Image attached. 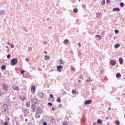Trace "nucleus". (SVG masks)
Segmentation results:
<instances>
[{
    "label": "nucleus",
    "mask_w": 125,
    "mask_h": 125,
    "mask_svg": "<svg viewBox=\"0 0 125 125\" xmlns=\"http://www.w3.org/2000/svg\"><path fill=\"white\" fill-rule=\"evenodd\" d=\"M82 7L83 8H85V7H86V6L85 5V4H83L82 5Z\"/></svg>",
    "instance_id": "52"
},
{
    "label": "nucleus",
    "mask_w": 125,
    "mask_h": 125,
    "mask_svg": "<svg viewBox=\"0 0 125 125\" xmlns=\"http://www.w3.org/2000/svg\"><path fill=\"white\" fill-rule=\"evenodd\" d=\"M28 125H33L32 123H28Z\"/></svg>",
    "instance_id": "63"
},
{
    "label": "nucleus",
    "mask_w": 125,
    "mask_h": 125,
    "mask_svg": "<svg viewBox=\"0 0 125 125\" xmlns=\"http://www.w3.org/2000/svg\"><path fill=\"white\" fill-rule=\"evenodd\" d=\"M121 9L119 7H115L112 9V11H120Z\"/></svg>",
    "instance_id": "15"
},
{
    "label": "nucleus",
    "mask_w": 125,
    "mask_h": 125,
    "mask_svg": "<svg viewBox=\"0 0 125 125\" xmlns=\"http://www.w3.org/2000/svg\"><path fill=\"white\" fill-rule=\"evenodd\" d=\"M23 29L24 31L26 33H27V32H28V30H27V29H26V28L25 27V26H23Z\"/></svg>",
    "instance_id": "40"
},
{
    "label": "nucleus",
    "mask_w": 125,
    "mask_h": 125,
    "mask_svg": "<svg viewBox=\"0 0 125 125\" xmlns=\"http://www.w3.org/2000/svg\"><path fill=\"white\" fill-rule=\"evenodd\" d=\"M52 111H55V108H54V107H53L52 108Z\"/></svg>",
    "instance_id": "58"
},
{
    "label": "nucleus",
    "mask_w": 125,
    "mask_h": 125,
    "mask_svg": "<svg viewBox=\"0 0 125 125\" xmlns=\"http://www.w3.org/2000/svg\"><path fill=\"white\" fill-rule=\"evenodd\" d=\"M10 57H11V55L8 54V55H7V58L8 59H10Z\"/></svg>",
    "instance_id": "39"
},
{
    "label": "nucleus",
    "mask_w": 125,
    "mask_h": 125,
    "mask_svg": "<svg viewBox=\"0 0 125 125\" xmlns=\"http://www.w3.org/2000/svg\"><path fill=\"white\" fill-rule=\"evenodd\" d=\"M18 62V59L17 58H13L11 60L10 62V65L11 66H15V65H16Z\"/></svg>",
    "instance_id": "2"
},
{
    "label": "nucleus",
    "mask_w": 125,
    "mask_h": 125,
    "mask_svg": "<svg viewBox=\"0 0 125 125\" xmlns=\"http://www.w3.org/2000/svg\"><path fill=\"white\" fill-rule=\"evenodd\" d=\"M78 45H79V47H81V43H78Z\"/></svg>",
    "instance_id": "60"
},
{
    "label": "nucleus",
    "mask_w": 125,
    "mask_h": 125,
    "mask_svg": "<svg viewBox=\"0 0 125 125\" xmlns=\"http://www.w3.org/2000/svg\"><path fill=\"white\" fill-rule=\"evenodd\" d=\"M28 50H29L30 51H31L32 50V48H31V47L28 48Z\"/></svg>",
    "instance_id": "59"
},
{
    "label": "nucleus",
    "mask_w": 125,
    "mask_h": 125,
    "mask_svg": "<svg viewBox=\"0 0 125 125\" xmlns=\"http://www.w3.org/2000/svg\"><path fill=\"white\" fill-rule=\"evenodd\" d=\"M20 119H21V120H23V116L22 115H20Z\"/></svg>",
    "instance_id": "54"
},
{
    "label": "nucleus",
    "mask_w": 125,
    "mask_h": 125,
    "mask_svg": "<svg viewBox=\"0 0 125 125\" xmlns=\"http://www.w3.org/2000/svg\"><path fill=\"white\" fill-rule=\"evenodd\" d=\"M49 56L46 55L44 56V59L45 60H48V59H49Z\"/></svg>",
    "instance_id": "30"
},
{
    "label": "nucleus",
    "mask_w": 125,
    "mask_h": 125,
    "mask_svg": "<svg viewBox=\"0 0 125 125\" xmlns=\"http://www.w3.org/2000/svg\"><path fill=\"white\" fill-rule=\"evenodd\" d=\"M82 122H83V123H85V118H82Z\"/></svg>",
    "instance_id": "41"
},
{
    "label": "nucleus",
    "mask_w": 125,
    "mask_h": 125,
    "mask_svg": "<svg viewBox=\"0 0 125 125\" xmlns=\"http://www.w3.org/2000/svg\"><path fill=\"white\" fill-rule=\"evenodd\" d=\"M120 6H121V7H124V6H125V3L123 2H121L120 3Z\"/></svg>",
    "instance_id": "28"
},
{
    "label": "nucleus",
    "mask_w": 125,
    "mask_h": 125,
    "mask_svg": "<svg viewBox=\"0 0 125 125\" xmlns=\"http://www.w3.org/2000/svg\"><path fill=\"white\" fill-rule=\"evenodd\" d=\"M97 124H98L99 125H101L103 124V121L101 120L100 119H98L97 120Z\"/></svg>",
    "instance_id": "16"
},
{
    "label": "nucleus",
    "mask_w": 125,
    "mask_h": 125,
    "mask_svg": "<svg viewBox=\"0 0 125 125\" xmlns=\"http://www.w3.org/2000/svg\"><path fill=\"white\" fill-rule=\"evenodd\" d=\"M3 125H8V122H7V121H5L4 122Z\"/></svg>",
    "instance_id": "44"
},
{
    "label": "nucleus",
    "mask_w": 125,
    "mask_h": 125,
    "mask_svg": "<svg viewBox=\"0 0 125 125\" xmlns=\"http://www.w3.org/2000/svg\"><path fill=\"white\" fill-rule=\"evenodd\" d=\"M21 75H23V74H25V70H21Z\"/></svg>",
    "instance_id": "36"
},
{
    "label": "nucleus",
    "mask_w": 125,
    "mask_h": 125,
    "mask_svg": "<svg viewBox=\"0 0 125 125\" xmlns=\"http://www.w3.org/2000/svg\"><path fill=\"white\" fill-rule=\"evenodd\" d=\"M95 38H98L99 40H102V37H101L100 35H96Z\"/></svg>",
    "instance_id": "24"
},
{
    "label": "nucleus",
    "mask_w": 125,
    "mask_h": 125,
    "mask_svg": "<svg viewBox=\"0 0 125 125\" xmlns=\"http://www.w3.org/2000/svg\"><path fill=\"white\" fill-rule=\"evenodd\" d=\"M57 69L60 73H61L62 70H63V65H60L57 66Z\"/></svg>",
    "instance_id": "5"
},
{
    "label": "nucleus",
    "mask_w": 125,
    "mask_h": 125,
    "mask_svg": "<svg viewBox=\"0 0 125 125\" xmlns=\"http://www.w3.org/2000/svg\"><path fill=\"white\" fill-rule=\"evenodd\" d=\"M56 101L58 102V103H61V98H60V97H58Z\"/></svg>",
    "instance_id": "27"
},
{
    "label": "nucleus",
    "mask_w": 125,
    "mask_h": 125,
    "mask_svg": "<svg viewBox=\"0 0 125 125\" xmlns=\"http://www.w3.org/2000/svg\"><path fill=\"white\" fill-rule=\"evenodd\" d=\"M43 44H44V45H46V44H47V42H46V41H44L43 42Z\"/></svg>",
    "instance_id": "48"
},
{
    "label": "nucleus",
    "mask_w": 125,
    "mask_h": 125,
    "mask_svg": "<svg viewBox=\"0 0 125 125\" xmlns=\"http://www.w3.org/2000/svg\"><path fill=\"white\" fill-rule=\"evenodd\" d=\"M79 78H80V79H83V76L80 75Z\"/></svg>",
    "instance_id": "62"
},
{
    "label": "nucleus",
    "mask_w": 125,
    "mask_h": 125,
    "mask_svg": "<svg viewBox=\"0 0 125 125\" xmlns=\"http://www.w3.org/2000/svg\"><path fill=\"white\" fill-rule=\"evenodd\" d=\"M31 90L32 93H35L36 92V85H33L31 86Z\"/></svg>",
    "instance_id": "7"
},
{
    "label": "nucleus",
    "mask_w": 125,
    "mask_h": 125,
    "mask_svg": "<svg viewBox=\"0 0 125 125\" xmlns=\"http://www.w3.org/2000/svg\"><path fill=\"white\" fill-rule=\"evenodd\" d=\"M38 95L41 98H42V97H44V95L43 94V93H39L38 94Z\"/></svg>",
    "instance_id": "20"
},
{
    "label": "nucleus",
    "mask_w": 125,
    "mask_h": 125,
    "mask_svg": "<svg viewBox=\"0 0 125 125\" xmlns=\"http://www.w3.org/2000/svg\"><path fill=\"white\" fill-rule=\"evenodd\" d=\"M25 61H26V62H29V61H30V60L28 58H26L25 59Z\"/></svg>",
    "instance_id": "49"
},
{
    "label": "nucleus",
    "mask_w": 125,
    "mask_h": 125,
    "mask_svg": "<svg viewBox=\"0 0 125 125\" xmlns=\"http://www.w3.org/2000/svg\"><path fill=\"white\" fill-rule=\"evenodd\" d=\"M11 48H14V45L11 44Z\"/></svg>",
    "instance_id": "57"
},
{
    "label": "nucleus",
    "mask_w": 125,
    "mask_h": 125,
    "mask_svg": "<svg viewBox=\"0 0 125 125\" xmlns=\"http://www.w3.org/2000/svg\"><path fill=\"white\" fill-rule=\"evenodd\" d=\"M102 5H104L105 4V0H103V1L101 3Z\"/></svg>",
    "instance_id": "43"
},
{
    "label": "nucleus",
    "mask_w": 125,
    "mask_h": 125,
    "mask_svg": "<svg viewBox=\"0 0 125 125\" xmlns=\"http://www.w3.org/2000/svg\"><path fill=\"white\" fill-rule=\"evenodd\" d=\"M68 42H69V40L68 39H65L63 41V43L64 44H68Z\"/></svg>",
    "instance_id": "23"
},
{
    "label": "nucleus",
    "mask_w": 125,
    "mask_h": 125,
    "mask_svg": "<svg viewBox=\"0 0 125 125\" xmlns=\"http://www.w3.org/2000/svg\"><path fill=\"white\" fill-rule=\"evenodd\" d=\"M26 107H29L30 106V104L29 103H27L26 104Z\"/></svg>",
    "instance_id": "47"
},
{
    "label": "nucleus",
    "mask_w": 125,
    "mask_h": 125,
    "mask_svg": "<svg viewBox=\"0 0 125 125\" xmlns=\"http://www.w3.org/2000/svg\"><path fill=\"white\" fill-rule=\"evenodd\" d=\"M100 15H101V13H96L97 18H99V17H100Z\"/></svg>",
    "instance_id": "29"
},
{
    "label": "nucleus",
    "mask_w": 125,
    "mask_h": 125,
    "mask_svg": "<svg viewBox=\"0 0 125 125\" xmlns=\"http://www.w3.org/2000/svg\"><path fill=\"white\" fill-rule=\"evenodd\" d=\"M115 33L117 35V34H118L119 33V30L118 29H115L114 30Z\"/></svg>",
    "instance_id": "38"
},
{
    "label": "nucleus",
    "mask_w": 125,
    "mask_h": 125,
    "mask_svg": "<svg viewBox=\"0 0 125 125\" xmlns=\"http://www.w3.org/2000/svg\"><path fill=\"white\" fill-rule=\"evenodd\" d=\"M54 120V118H53V117H52L51 119H50V122H52Z\"/></svg>",
    "instance_id": "53"
},
{
    "label": "nucleus",
    "mask_w": 125,
    "mask_h": 125,
    "mask_svg": "<svg viewBox=\"0 0 125 125\" xmlns=\"http://www.w3.org/2000/svg\"><path fill=\"white\" fill-rule=\"evenodd\" d=\"M38 100H39L38 99H32L31 100V101L33 102V103H34V104H39V103H38Z\"/></svg>",
    "instance_id": "9"
},
{
    "label": "nucleus",
    "mask_w": 125,
    "mask_h": 125,
    "mask_svg": "<svg viewBox=\"0 0 125 125\" xmlns=\"http://www.w3.org/2000/svg\"><path fill=\"white\" fill-rule=\"evenodd\" d=\"M20 99H21V101H23L26 99V97L24 96H23L22 97H20Z\"/></svg>",
    "instance_id": "22"
},
{
    "label": "nucleus",
    "mask_w": 125,
    "mask_h": 125,
    "mask_svg": "<svg viewBox=\"0 0 125 125\" xmlns=\"http://www.w3.org/2000/svg\"><path fill=\"white\" fill-rule=\"evenodd\" d=\"M63 63H65V62H63V60L60 59V64H63Z\"/></svg>",
    "instance_id": "35"
},
{
    "label": "nucleus",
    "mask_w": 125,
    "mask_h": 125,
    "mask_svg": "<svg viewBox=\"0 0 125 125\" xmlns=\"http://www.w3.org/2000/svg\"><path fill=\"white\" fill-rule=\"evenodd\" d=\"M106 3L107 4H110V3H111V1H110V0H106Z\"/></svg>",
    "instance_id": "42"
},
{
    "label": "nucleus",
    "mask_w": 125,
    "mask_h": 125,
    "mask_svg": "<svg viewBox=\"0 0 125 125\" xmlns=\"http://www.w3.org/2000/svg\"><path fill=\"white\" fill-rule=\"evenodd\" d=\"M114 124L117 125H120V121L118 120H116L114 121Z\"/></svg>",
    "instance_id": "21"
},
{
    "label": "nucleus",
    "mask_w": 125,
    "mask_h": 125,
    "mask_svg": "<svg viewBox=\"0 0 125 125\" xmlns=\"http://www.w3.org/2000/svg\"><path fill=\"white\" fill-rule=\"evenodd\" d=\"M11 103L14 105V106H18V102L17 100H16V101H12Z\"/></svg>",
    "instance_id": "11"
},
{
    "label": "nucleus",
    "mask_w": 125,
    "mask_h": 125,
    "mask_svg": "<svg viewBox=\"0 0 125 125\" xmlns=\"http://www.w3.org/2000/svg\"><path fill=\"white\" fill-rule=\"evenodd\" d=\"M1 70H5V69H6V66L4 65H2L1 66Z\"/></svg>",
    "instance_id": "26"
},
{
    "label": "nucleus",
    "mask_w": 125,
    "mask_h": 125,
    "mask_svg": "<svg viewBox=\"0 0 125 125\" xmlns=\"http://www.w3.org/2000/svg\"><path fill=\"white\" fill-rule=\"evenodd\" d=\"M4 13H5V11L4 10H0V16H2V15H3L4 14Z\"/></svg>",
    "instance_id": "17"
},
{
    "label": "nucleus",
    "mask_w": 125,
    "mask_h": 125,
    "mask_svg": "<svg viewBox=\"0 0 125 125\" xmlns=\"http://www.w3.org/2000/svg\"><path fill=\"white\" fill-rule=\"evenodd\" d=\"M42 125H47V122H43L42 123Z\"/></svg>",
    "instance_id": "45"
},
{
    "label": "nucleus",
    "mask_w": 125,
    "mask_h": 125,
    "mask_svg": "<svg viewBox=\"0 0 125 125\" xmlns=\"http://www.w3.org/2000/svg\"><path fill=\"white\" fill-rule=\"evenodd\" d=\"M69 125V124L68 123V122L67 121H64L62 125Z\"/></svg>",
    "instance_id": "34"
},
{
    "label": "nucleus",
    "mask_w": 125,
    "mask_h": 125,
    "mask_svg": "<svg viewBox=\"0 0 125 125\" xmlns=\"http://www.w3.org/2000/svg\"><path fill=\"white\" fill-rule=\"evenodd\" d=\"M72 94H77V91H76V90L73 89L72 90Z\"/></svg>",
    "instance_id": "31"
},
{
    "label": "nucleus",
    "mask_w": 125,
    "mask_h": 125,
    "mask_svg": "<svg viewBox=\"0 0 125 125\" xmlns=\"http://www.w3.org/2000/svg\"><path fill=\"white\" fill-rule=\"evenodd\" d=\"M0 111L2 112V113H6V111L8 110V105L5 104H3L1 105L0 107Z\"/></svg>",
    "instance_id": "1"
},
{
    "label": "nucleus",
    "mask_w": 125,
    "mask_h": 125,
    "mask_svg": "<svg viewBox=\"0 0 125 125\" xmlns=\"http://www.w3.org/2000/svg\"><path fill=\"white\" fill-rule=\"evenodd\" d=\"M48 106H52V103L49 102L48 103Z\"/></svg>",
    "instance_id": "46"
},
{
    "label": "nucleus",
    "mask_w": 125,
    "mask_h": 125,
    "mask_svg": "<svg viewBox=\"0 0 125 125\" xmlns=\"http://www.w3.org/2000/svg\"><path fill=\"white\" fill-rule=\"evenodd\" d=\"M37 112H39V114H42V107H37Z\"/></svg>",
    "instance_id": "12"
},
{
    "label": "nucleus",
    "mask_w": 125,
    "mask_h": 125,
    "mask_svg": "<svg viewBox=\"0 0 125 125\" xmlns=\"http://www.w3.org/2000/svg\"><path fill=\"white\" fill-rule=\"evenodd\" d=\"M71 71L75 72V71H76V68H75V67L72 66L71 68Z\"/></svg>",
    "instance_id": "32"
},
{
    "label": "nucleus",
    "mask_w": 125,
    "mask_h": 125,
    "mask_svg": "<svg viewBox=\"0 0 125 125\" xmlns=\"http://www.w3.org/2000/svg\"><path fill=\"white\" fill-rule=\"evenodd\" d=\"M116 78H117V79H120V78H121V77H122V75H121V73H117L116 74Z\"/></svg>",
    "instance_id": "18"
},
{
    "label": "nucleus",
    "mask_w": 125,
    "mask_h": 125,
    "mask_svg": "<svg viewBox=\"0 0 125 125\" xmlns=\"http://www.w3.org/2000/svg\"><path fill=\"white\" fill-rule=\"evenodd\" d=\"M2 86L3 88V90H4V91H7L8 88V86L7 85V84H6V83H2Z\"/></svg>",
    "instance_id": "4"
},
{
    "label": "nucleus",
    "mask_w": 125,
    "mask_h": 125,
    "mask_svg": "<svg viewBox=\"0 0 125 125\" xmlns=\"http://www.w3.org/2000/svg\"><path fill=\"white\" fill-rule=\"evenodd\" d=\"M118 38L117 37V36H114V37H113V39H114V40H116V39H117Z\"/></svg>",
    "instance_id": "61"
},
{
    "label": "nucleus",
    "mask_w": 125,
    "mask_h": 125,
    "mask_svg": "<svg viewBox=\"0 0 125 125\" xmlns=\"http://www.w3.org/2000/svg\"><path fill=\"white\" fill-rule=\"evenodd\" d=\"M35 117L36 118V119H40V117H41V114L39 112H38V111H36V113L35 114Z\"/></svg>",
    "instance_id": "10"
},
{
    "label": "nucleus",
    "mask_w": 125,
    "mask_h": 125,
    "mask_svg": "<svg viewBox=\"0 0 125 125\" xmlns=\"http://www.w3.org/2000/svg\"><path fill=\"white\" fill-rule=\"evenodd\" d=\"M22 111L23 113L24 114V117H26L27 115H29L30 114V112H29V110L27 108L23 107L21 108Z\"/></svg>",
    "instance_id": "3"
},
{
    "label": "nucleus",
    "mask_w": 125,
    "mask_h": 125,
    "mask_svg": "<svg viewBox=\"0 0 125 125\" xmlns=\"http://www.w3.org/2000/svg\"><path fill=\"white\" fill-rule=\"evenodd\" d=\"M87 82H89V83L90 82V77L87 80Z\"/></svg>",
    "instance_id": "56"
},
{
    "label": "nucleus",
    "mask_w": 125,
    "mask_h": 125,
    "mask_svg": "<svg viewBox=\"0 0 125 125\" xmlns=\"http://www.w3.org/2000/svg\"><path fill=\"white\" fill-rule=\"evenodd\" d=\"M92 102V100H87L85 101L84 102V104L85 105H89V104H90Z\"/></svg>",
    "instance_id": "6"
},
{
    "label": "nucleus",
    "mask_w": 125,
    "mask_h": 125,
    "mask_svg": "<svg viewBox=\"0 0 125 125\" xmlns=\"http://www.w3.org/2000/svg\"><path fill=\"white\" fill-rule=\"evenodd\" d=\"M110 64L111 65V66H115L116 65V61L114 60H111L109 62Z\"/></svg>",
    "instance_id": "8"
},
{
    "label": "nucleus",
    "mask_w": 125,
    "mask_h": 125,
    "mask_svg": "<svg viewBox=\"0 0 125 125\" xmlns=\"http://www.w3.org/2000/svg\"><path fill=\"white\" fill-rule=\"evenodd\" d=\"M59 108H61L62 107V104H59L58 105Z\"/></svg>",
    "instance_id": "51"
},
{
    "label": "nucleus",
    "mask_w": 125,
    "mask_h": 125,
    "mask_svg": "<svg viewBox=\"0 0 125 125\" xmlns=\"http://www.w3.org/2000/svg\"><path fill=\"white\" fill-rule=\"evenodd\" d=\"M81 55H82V53L79 52L78 53V57H80Z\"/></svg>",
    "instance_id": "55"
},
{
    "label": "nucleus",
    "mask_w": 125,
    "mask_h": 125,
    "mask_svg": "<svg viewBox=\"0 0 125 125\" xmlns=\"http://www.w3.org/2000/svg\"><path fill=\"white\" fill-rule=\"evenodd\" d=\"M20 125V123H19V122L17 121L16 122V125Z\"/></svg>",
    "instance_id": "50"
},
{
    "label": "nucleus",
    "mask_w": 125,
    "mask_h": 125,
    "mask_svg": "<svg viewBox=\"0 0 125 125\" xmlns=\"http://www.w3.org/2000/svg\"><path fill=\"white\" fill-rule=\"evenodd\" d=\"M121 44L120 43H116L114 45L115 48H119L120 47Z\"/></svg>",
    "instance_id": "19"
},
{
    "label": "nucleus",
    "mask_w": 125,
    "mask_h": 125,
    "mask_svg": "<svg viewBox=\"0 0 125 125\" xmlns=\"http://www.w3.org/2000/svg\"><path fill=\"white\" fill-rule=\"evenodd\" d=\"M31 108L32 109L33 112H36V105L35 104H32Z\"/></svg>",
    "instance_id": "13"
},
{
    "label": "nucleus",
    "mask_w": 125,
    "mask_h": 125,
    "mask_svg": "<svg viewBox=\"0 0 125 125\" xmlns=\"http://www.w3.org/2000/svg\"><path fill=\"white\" fill-rule=\"evenodd\" d=\"M14 90H16L17 91H18L19 90V88L18 87L16 86L14 88H13Z\"/></svg>",
    "instance_id": "33"
},
{
    "label": "nucleus",
    "mask_w": 125,
    "mask_h": 125,
    "mask_svg": "<svg viewBox=\"0 0 125 125\" xmlns=\"http://www.w3.org/2000/svg\"><path fill=\"white\" fill-rule=\"evenodd\" d=\"M78 11H79V10H78V8H75L73 9V12L74 13H78Z\"/></svg>",
    "instance_id": "25"
},
{
    "label": "nucleus",
    "mask_w": 125,
    "mask_h": 125,
    "mask_svg": "<svg viewBox=\"0 0 125 125\" xmlns=\"http://www.w3.org/2000/svg\"><path fill=\"white\" fill-rule=\"evenodd\" d=\"M16 98H15V97H14V98H13V100H16Z\"/></svg>",
    "instance_id": "64"
},
{
    "label": "nucleus",
    "mask_w": 125,
    "mask_h": 125,
    "mask_svg": "<svg viewBox=\"0 0 125 125\" xmlns=\"http://www.w3.org/2000/svg\"><path fill=\"white\" fill-rule=\"evenodd\" d=\"M119 61L121 65H123V64H124V60L122 58H120L119 59Z\"/></svg>",
    "instance_id": "14"
},
{
    "label": "nucleus",
    "mask_w": 125,
    "mask_h": 125,
    "mask_svg": "<svg viewBox=\"0 0 125 125\" xmlns=\"http://www.w3.org/2000/svg\"><path fill=\"white\" fill-rule=\"evenodd\" d=\"M50 98H52V99H54V97L53 96V94H50Z\"/></svg>",
    "instance_id": "37"
}]
</instances>
